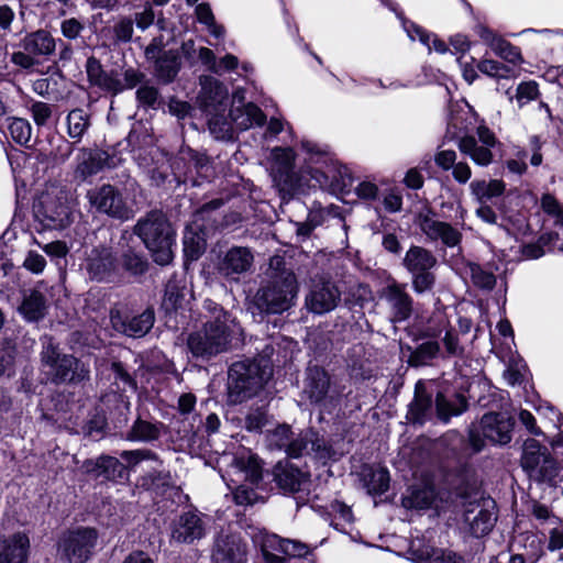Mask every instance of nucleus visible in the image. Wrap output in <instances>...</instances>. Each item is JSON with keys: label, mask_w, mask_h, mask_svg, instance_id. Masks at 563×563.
Instances as JSON below:
<instances>
[{"label": "nucleus", "mask_w": 563, "mask_h": 563, "mask_svg": "<svg viewBox=\"0 0 563 563\" xmlns=\"http://www.w3.org/2000/svg\"><path fill=\"white\" fill-rule=\"evenodd\" d=\"M266 275L268 280L255 294L254 305L261 312L283 313L295 305L298 294L296 275L280 255L271 257Z\"/></svg>", "instance_id": "obj_1"}, {"label": "nucleus", "mask_w": 563, "mask_h": 563, "mask_svg": "<svg viewBox=\"0 0 563 563\" xmlns=\"http://www.w3.org/2000/svg\"><path fill=\"white\" fill-rule=\"evenodd\" d=\"M301 150L306 154L305 162L317 165L308 170L307 190L317 187L333 192L351 190L353 179L347 167L334 162L323 147L312 141L302 140Z\"/></svg>", "instance_id": "obj_2"}, {"label": "nucleus", "mask_w": 563, "mask_h": 563, "mask_svg": "<svg viewBox=\"0 0 563 563\" xmlns=\"http://www.w3.org/2000/svg\"><path fill=\"white\" fill-rule=\"evenodd\" d=\"M271 448L285 450L291 457L310 456L325 464L332 456V449L327 441L311 429L300 432L292 438L289 426L282 424L267 435Z\"/></svg>", "instance_id": "obj_3"}, {"label": "nucleus", "mask_w": 563, "mask_h": 563, "mask_svg": "<svg viewBox=\"0 0 563 563\" xmlns=\"http://www.w3.org/2000/svg\"><path fill=\"white\" fill-rule=\"evenodd\" d=\"M134 232L152 253L155 263L167 265L172 262L175 233L163 212L147 213L137 221Z\"/></svg>", "instance_id": "obj_4"}, {"label": "nucleus", "mask_w": 563, "mask_h": 563, "mask_svg": "<svg viewBox=\"0 0 563 563\" xmlns=\"http://www.w3.org/2000/svg\"><path fill=\"white\" fill-rule=\"evenodd\" d=\"M272 376V368L257 361L245 360L233 363L228 372V399L242 404L256 396Z\"/></svg>", "instance_id": "obj_5"}, {"label": "nucleus", "mask_w": 563, "mask_h": 563, "mask_svg": "<svg viewBox=\"0 0 563 563\" xmlns=\"http://www.w3.org/2000/svg\"><path fill=\"white\" fill-rule=\"evenodd\" d=\"M296 153L291 147L275 146L269 154V174L274 186L283 195V198L307 192V179L310 166L300 174L295 172Z\"/></svg>", "instance_id": "obj_6"}, {"label": "nucleus", "mask_w": 563, "mask_h": 563, "mask_svg": "<svg viewBox=\"0 0 563 563\" xmlns=\"http://www.w3.org/2000/svg\"><path fill=\"white\" fill-rule=\"evenodd\" d=\"M241 333L238 324L205 323L201 330L192 332L187 339V346L197 358L208 361L220 353L227 352L233 338Z\"/></svg>", "instance_id": "obj_7"}, {"label": "nucleus", "mask_w": 563, "mask_h": 563, "mask_svg": "<svg viewBox=\"0 0 563 563\" xmlns=\"http://www.w3.org/2000/svg\"><path fill=\"white\" fill-rule=\"evenodd\" d=\"M463 508V518L474 537L488 534L496 521V503L489 497L478 496L473 488L461 489L456 493Z\"/></svg>", "instance_id": "obj_8"}, {"label": "nucleus", "mask_w": 563, "mask_h": 563, "mask_svg": "<svg viewBox=\"0 0 563 563\" xmlns=\"http://www.w3.org/2000/svg\"><path fill=\"white\" fill-rule=\"evenodd\" d=\"M515 420L505 412L485 413L478 426H472L468 431V446L473 453L481 452L485 440L494 444L505 445L512 439Z\"/></svg>", "instance_id": "obj_9"}, {"label": "nucleus", "mask_w": 563, "mask_h": 563, "mask_svg": "<svg viewBox=\"0 0 563 563\" xmlns=\"http://www.w3.org/2000/svg\"><path fill=\"white\" fill-rule=\"evenodd\" d=\"M229 475H235L239 478H231V483L238 484L241 478L249 484H240L233 488V498L238 505L251 506L257 501V494L252 485L262 479V466L260 460L250 453L243 452L232 459Z\"/></svg>", "instance_id": "obj_10"}, {"label": "nucleus", "mask_w": 563, "mask_h": 563, "mask_svg": "<svg viewBox=\"0 0 563 563\" xmlns=\"http://www.w3.org/2000/svg\"><path fill=\"white\" fill-rule=\"evenodd\" d=\"M459 222L454 225L439 220L431 210L421 211L416 216L415 223L421 233L430 242H440L446 247L453 249L462 242V230L465 227L466 210L459 207Z\"/></svg>", "instance_id": "obj_11"}, {"label": "nucleus", "mask_w": 563, "mask_h": 563, "mask_svg": "<svg viewBox=\"0 0 563 563\" xmlns=\"http://www.w3.org/2000/svg\"><path fill=\"white\" fill-rule=\"evenodd\" d=\"M34 208L36 218L46 229L62 230L74 220L66 194L57 188L43 192Z\"/></svg>", "instance_id": "obj_12"}, {"label": "nucleus", "mask_w": 563, "mask_h": 563, "mask_svg": "<svg viewBox=\"0 0 563 563\" xmlns=\"http://www.w3.org/2000/svg\"><path fill=\"white\" fill-rule=\"evenodd\" d=\"M303 395L321 410L331 412L341 404L342 391L330 383L328 373L319 366L307 368Z\"/></svg>", "instance_id": "obj_13"}, {"label": "nucleus", "mask_w": 563, "mask_h": 563, "mask_svg": "<svg viewBox=\"0 0 563 563\" xmlns=\"http://www.w3.org/2000/svg\"><path fill=\"white\" fill-rule=\"evenodd\" d=\"M98 539L92 528H77L63 533L58 541L60 563H85L92 554Z\"/></svg>", "instance_id": "obj_14"}, {"label": "nucleus", "mask_w": 563, "mask_h": 563, "mask_svg": "<svg viewBox=\"0 0 563 563\" xmlns=\"http://www.w3.org/2000/svg\"><path fill=\"white\" fill-rule=\"evenodd\" d=\"M43 363L51 368L55 383L80 382L88 377L89 371L71 355H60L49 342L42 352Z\"/></svg>", "instance_id": "obj_15"}, {"label": "nucleus", "mask_w": 563, "mask_h": 563, "mask_svg": "<svg viewBox=\"0 0 563 563\" xmlns=\"http://www.w3.org/2000/svg\"><path fill=\"white\" fill-rule=\"evenodd\" d=\"M260 548L265 563H290L291 559L302 558L309 552L305 543L269 533L261 536Z\"/></svg>", "instance_id": "obj_16"}, {"label": "nucleus", "mask_w": 563, "mask_h": 563, "mask_svg": "<svg viewBox=\"0 0 563 563\" xmlns=\"http://www.w3.org/2000/svg\"><path fill=\"white\" fill-rule=\"evenodd\" d=\"M87 198L91 208L99 213L122 221L128 220L131 216L121 191L112 185L104 184L90 189L87 192Z\"/></svg>", "instance_id": "obj_17"}, {"label": "nucleus", "mask_w": 563, "mask_h": 563, "mask_svg": "<svg viewBox=\"0 0 563 563\" xmlns=\"http://www.w3.org/2000/svg\"><path fill=\"white\" fill-rule=\"evenodd\" d=\"M521 465L530 477L538 481H548L554 476L555 461L548 449L534 439H527L523 443Z\"/></svg>", "instance_id": "obj_18"}, {"label": "nucleus", "mask_w": 563, "mask_h": 563, "mask_svg": "<svg viewBox=\"0 0 563 563\" xmlns=\"http://www.w3.org/2000/svg\"><path fill=\"white\" fill-rule=\"evenodd\" d=\"M110 322L119 333L131 338H142L153 328L155 313L152 308H146L137 314H130L124 308H113L110 311Z\"/></svg>", "instance_id": "obj_19"}, {"label": "nucleus", "mask_w": 563, "mask_h": 563, "mask_svg": "<svg viewBox=\"0 0 563 563\" xmlns=\"http://www.w3.org/2000/svg\"><path fill=\"white\" fill-rule=\"evenodd\" d=\"M207 533L203 516L197 510H188L175 518L170 525V538L177 543L191 544Z\"/></svg>", "instance_id": "obj_20"}, {"label": "nucleus", "mask_w": 563, "mask_h": 563, "mask_svg": "<svg viewBox=\"0 0 563 563\" xmlns=\"http://www.w3.org/2000/svg\"><path fill=\"white\" fill-rule=\"evenodd\" d=\"M341 299L338 287L329 280L313 283L309 294L306 296V307L316 314H323L332 311Z\"/></svg>", "instance_id": "obj_21"}, {"label": "nucleus", "mask_w": 563, "mask_h": 563, "mask_svg": "<svg viewBox=\"0 0 563 563\" xmlns=\"http://www.w3.org/2000/svg\"><path fill=\"white\" fill-rule=\"evenodd\" d=\"M254 256L250 249L233 246L229 249L218 263V272L228 279L236 280L241 274L250 271Z\"/></svg>", "instance_id": "obj_22"}, {"label": "nucleus", "mask_w": 563, "mask_h": 563, "mask_svg": "<svg viewBox=\"0 0 563 563\" xmlns=\"http://www.w3.org/2000/svg\"><path fill=\"white\" fill-rule=\"evenodd\" d=\"M213 563H246V548L239 534L220 533L212 551Z\"/></svg>", "instance_id": "obj_23"}, {"label": "nucleus", "mask_w": 563, "mask_h": 563, "mask_svg": "<svg viewBox=\"0 0 563 563\" xmlns=\"http://www.w3.org/2000/svg\"><path fill=\"white\" fill-rule=\"evenodd\" d=\"M384 5L394 11L397 18L401 21L404 31L407 33L411 41L419 40L421 44L427 46L428 52L432 49L437 53L444 54L448 51L446 44L440 40L435 34L428 33L421 26L407 20L402 12L398 10V5L393 0H380Z\"/></svg>", "instance_id": "obj_24"}, {"label": "nucleus", "mask_w": 563, "mask_h": 563, "mask_svg": "<svg viewBox=\"0 0 563 563\" xmlns=\"http://www.w3.org/2000/svg\"><path fill=\"white\" fill-rule=\"evenodd\" d=\"M85 269L91 279L106 280L115 269L112 252L104 245L86 251Z\"/></svg>", "instance_id": "obj_25"}, {"label": "nucleus", "mask_w": 563, "mask_h": 563, "mask_svg": "<svg viewBox=\"0 0 563 563\" xmlns=\"http://www.w3.org/2000/svg\"><path fill=\"white\" fill-rule=\"evenodd\" d=\"M113 167L109 154L101 150H91L82 147L76 156L75 176L80 180L97 175L103 168Z\"/></svg>", "instance_id": "obj_26"}, {"label": "nucleus", "mask_w": 563, "mask_h": 563, "mask_svg": "<svg viewBox=\"0 0 563 563\" xmlns=\"http://www.w3.org/2000/svg\"><path fill=\"white\" fill-rule=\"evenodd\" d=\"M200 85L199 102L202 111L227 110L228 90L219 80L202 76Z\"/></svg>", "instance_id": "obj_27"}, {"label": "nucleus", "mask_w": 563, "mask_h": 563, "mask_svg": "<svg viewBox=\"0 0 563 563\" xmlns=\"http://www.w3.org/2000/svg\"><path fill=\"white\" fill-rule=\"evenodd\" d=\"M81 470L84 473L90 474L96 478L101 477L109 481L121 479L126 476L125 466L117 457L110 455L87 460L84 462Z\"/></svg>", "instance_id": "obj_28"}, {"label": "nucleus", "mask_w": 563, "mask_h": 563, "mask_svg": "<svg viewBox=\"0 0 563 563\" xmlns=\"http://www.w3.org/2000/svg\"><path fill=\"white\" fill-rule=\"evenodd\" d=\"M274 479L278 487L286 493L302 490L308 484L307 473L288 461H280L275 465Z\"/></svg>", "instance_id": "obj_29"}, {"label": "nucleus", "mask_w": 563, "mask_h": 563, "mask_svg": "<svg viewBox=\"0 0 563 563\" xmlns=\"http://www.w3.org/2000/svg\"><path fill=\"white\" fill-rule=\"evenodd\" d=\"M405 288V285L394 283L384 289V298L390 308L394 322L407 320L412 312V299Z\"/></svg>", "instance_id": "obj_30"}, {"label": "nucleus", "mask_w": 563, "mask_h": 563, "mask_svg": "<svg viewBox=\"0 0 563 563\" xmlns=\"http://www.w3.org/2000/svg\"><path fill=\"white\" fill-rule=\"evenodd\" d=\"M29 548L30 540L24 533L0 536V563H26Z\"/></svg>", "instance_id": "obj_31"}, {"label": "nucleus", "mask_w": 563, "mask_h": 563, "mask_svg": "<svg viewBox=\"0 0 563 563\" xmlns=\"http://www.w3.org/2000/svg\"><path fill=\"white\" fill-rule=\"evenodd\" d=\"M230 118L233 128L235 126L240 131H245L255 125H263L266 121V115L263 111L252 102L233 107L230 110Z\"/></svg>", "instance_id": "obj_32"}, {"label": "nucleus", "mask_w": 563, "mask_h": 563, "mask_svg": "<svg viewBox=\"0 0 563 563\" xmlns=\"http://www.w3.org/2000/svg\"><path fill=\"white\" fill-rule=\"evenodd\" d=\"M22 46L29 54L47 57L56 49V41L53 35L45 30H37L29 33L22 40Z\"/></svg>", "instance_id": "obj_33"}, {"label": "nucleus", "mask_w": 563, "mask_h": 563, "mask_svg": "<svg viewBox=\"0 0 563 563\" xmlns=\"http://www.w3.org/2000/svg\"><path fill=\"white\" fill-rule=\"evenodd\" d=\"M46 308L45 295L38 287L23 292L19 311L25 320L37 321L42 319L45 316Z\"/></svg>", "instance_id": "obj_34"}, {"label": "nucleus", "mask_w": 563, "mask_h": 563, "mask_svg": "<svg viewBox=\"0 0 563 563\" xmlns=\"http://www.w3.org/2000/svg\"><path fill=\"white\" fill-rule=\"evenodd\" d=\"M423 383L416 384L415 399L409 406L407 419L413 423L422 424L432 417L433 406L430 395L422 391Z\"/></svg>", "instance_id": "obj_35"}, {"label": "nucleus", "mask_w": 563, "mask_h": 563, "mask_svg": "<svg viewBox=\"0 0 563 563\" xmlns=\"http://www.w3.org/2000/svg\"><path fill=\"white\" fill-rule=\"evenodd\" d=\"M404 266L412 274L418 272L431 271L437 265V258L431 251L412 245L404 257Z\"/></svg>", "instance_id": "obj_36"}, {"label": "nucleus", "mask_w": 563, "mask_h": 563, "mask_svg": "<svg viewBox=\"0 0 563 563\" xmlns=\"http://www.w3.org/2000/svg\"><path fill=\"white\" fill-rule=\"evenodd\" d=\"M227 110L203 111L207 117L210 133L217 140H231L233 139V124L230 113L225 114Z\"/></svg>", "instance_id": "obj_37"}, {"label": "nucleus", "mask_w": 563, "mask_h": 563, "mask_svg": "<svg viewBox=\"0 0 563 563\" xmlns=\"http://www.w3.org/2000/svg\"><path fill=\"white\" fill-rule=\"evenodd\" d=\"M459 148L462 153L468 155L477 165L487 166L493 162L490 147L479 145L474 136L461 137Z\"/></svg>", "instance_id": "obj_38"}, {"label": "nucleus", "mask_w": 563, "mask_h": 563, "mask_svg": "<svg viewBox=\"0 0 563 563\" xmlns=\"http://www.w3.org/2000/svg\"><path fill=\"white\" fill-rule=\"evenodd\" d=\"M471 194L477 202H486L493 198L499 197L505 192L506 185L500 179L473 180L470 184Z\"/></svg>", "instance_id": "obj_39"}, {"label": "nucleus", "mask_w": 563, "mask_h": 563, "mask_svg": "<svg viewBox=\"0 0 563 563\" xmlns=\"http://www.w3.org/2000/svg\"><path fill=\"white\" fill-rule=\"evenodd\" d=\"M435 500L434 489L431 487H411L402 497V506L408 509H427Z\"/></svg>", "instance_id": "obj_40"}, {"label": "nucleus", "mask_w": 563, "mask_h": 563, "mask_svg": "<svg viewBox=\"0 0 563 563\" xmlns=\"http://www.w3.org/2000/svg\"><path fill=\"white\" fill-rule=\"evenodd\" d=\"M474 286L484 290H492L496 285V277L490 268L481 266L477 263L468 262L464 267Z\"/></svg>", "instance_id": "obj_41"}, {"label": "nucleus", "mask_w": 563, "mask_h": 563, "mask_svg": "<svg viewBox=\"0 0 563 563\" xmlns=\"http://www.w3.org/2000/svg\"><path fill=\"white\" fill-rule=\"evenodd\" d=\"M467 402L464 397L455 396L453 400H449L442 394H438L435 398V410L438 417L448 422L452 416H459L466 410Z\"/></svg>", "instance_id": "obj_42"}, {"label": "nucleus", "mask_w": 563, "mask_h": 563, "mask_svg": "<svg viewBox=\"0 0 563 563\" xmlns=\"http://www.w3.org/2000/svg\"><path fill=\"white\" fill-rule=\"evenodd\" d=\"M556 241H559V233L545 232L538 239L537 243L525 245L522 254L530 260L540 258L545 252L558 251Z\"/></svg>", "instance_id": "obj_43"}, {"label": "nucleus", "mask_w": 563, "mask_h": 563, "mask_svg": "<svg viewBox=\"0 0 563 563\" xmlns=\"http://www.w3.org/2000/svg\"><path fill=\"white\" fill-rule=\"evenodd\" d=\"M66 123L67 134L75 142H80L90 126L89 115L82 109L71 110L66 118Z\"/></svg>", "instance_id": "obj_44"}, {"label": "nucleus", "mask_w": 563, "mask_h": 563, "mask_svg": "<svg viewBox=\"0 0 563 563\" xmlns=\"http://www.w3.org/2000/svg\"><path fill=\"white\" fill-rule=\"evenodd\" d=\"M179 70V59L172 51L164 52L155 63V71L159 79L165 82L172 81Z\"/></svg>", "instance_id": "obj_45"}, {"label": "nucleus", "mask_w": 563, "mask_h": 563, "mask_svg": "<svg viewBox=\"0 0 563 563\" xmlns=\"http://www.w3.org/2000/svg\"><path fill=\"white\" fill-rule=\"evenodd\" d=\"M161 423H152L142 419H137L130 432L128 433V440L150 442L158 439L161 434Z\"/></svg>", "instance_id": "obj_46"}, {"label": "nucleus", "mask_w": 563, "mask_h": 563, "mask_svg": "<svg viewBox=\"0 0 563 563\" xmlns=\"http://www.w3.org/2000/svg\"><path fill=\"white\" fill-rule=\"evenodd\" d=\"M389 472L386 468H373L364 475L365 486L369 495L384 494L389 487Z\"/></svg>", "instance_id": "obj_47"}, {"label": "nucleus", "mask_w": 563, "mask_h": 563, "mask_svg": "<svg viewBox=\"0 0 563 563\" xmlns=\"http://www.w3.org/2000/svg\"><path fill=\"white\" fill-rule=\"evenodd\" d=\"M514 547L525 549L529 563H537L543 554L542 540L533 533L519 534L514 541Z\"/></svg>", "instance_id": "obj_48"}, {"label": "nucleus", "mask_w": 563, "mask_h": 563, "mask_svg": "<svg viewBox=\"0 0 563 563\" xmlns=\"http://www.w3.org/2000/svg\"><path fill=\"white\" fill-rule=\"evenodd\" d=\"M8 130L12 140L20 144L27 146L32 139V125L23 118H10Z\"/></svg>", "instance_id": "obj_49"}, {"label": "nucleus", "mask_w": 563, "mask_h": 563, "mask_svg": "<svg viewBox=\"0 0 563 563\" xmlns=\"http://www.w3.org/2000/svg\"><path fill=\"white\" fill-rule=\"evenodd\" d=\"M206 249V240L203 235L187 229L184 234V253L190 261H196Z\"/></svg>", "instance_id": "obj_50"}, {"label": "nucleus", "mask_w": 563, "mask_h": 563, "mask_svg": "<svg viewBox=\"0 0 563 563\" xmlns=\"http://www.w3.org/2000/svg\"><path fill=\"white\" fill-rule=\"evenodd\" d=\"M440 352V345L435 341L421 343L410 355L409 364L412 366L427 365Z\"/></svg>", "instance_id": "obj_51"}, {"label": "nucleus", "mask_w": 563, "mask_h": 563, "mask_svg": "<svg viewBox=\"0 0 563 563\" xmlns=\"http://www.w3.org/2000/svg\"><path fill=\"white\" fill-rule=\"evenodd\" d=\"M184 299V288H181L175 280H169L166 284L165 295L163 298L162 307L166 312L177 311L181 307Z\"/></svg>", "instance_id": "obj_52"}, {"label": "nucleus", "mask_w": 563, "mask_h": 563, "mask_svg": "<svg viewBox=\"0 0 563 563\" xmlns=\"http://www.w3.org/2000/svg\"><path fill=\"white\" fill-rule=\"evenodd\" d=\"M196 15L199 23L205 24L211 35L219 38L223 36L224 29L222 25L217 24L214 15L208 3H200L196 7Z\"/></svg>", "instance_id": "obj_53"}, {"label": "nucleus", "mask_w": 563, "mask_h": 563, "mask_svg": "<svg viewBox=\"0 0 563 563\" xmlns=\"http://www.w3.org/2000/svg\"><path fill=\"white\" fill-rule=\"evenodd\" d=\"M540 96L538 84L533 80L522 81L516 89V101L519 108H523L527 103L538 99Z\"/></svg>", "instance_id": "obj_54"}, {"label": "nucleus", "mask_w": 563, "mask_h": 563, "mask_svg": "<svg viewBox=\"0 0 563 563\" xmlns=\"http://www.w3.org/2000/svg\"><path fill=\"white\" fill-rule=\"evenodd\" d=\"M123 267L133 275H141L147 268V262L142 254L128 250L122 255Z\"/></svg>", "instance_id": "obj_55"}, {"label": "nucleus", "mask_w": 563, "mask_h": 563, "mask_svg": "<svg viewBox=\"0 0 563 563\" xmlns=\"http://www.w3.org/2000/svg\"><path fill=\"white\" fill-rule=\"evenodd\" d=\"M492 49L505 60L517 64L521 60L520 51L506 40L499 37L493 43Z\"/></svg>", "instance_id": "obj_56"}, {"label": "nucleus", "mask_w": 563, "mask_h": 563, "mask_svg": "<svg viewBox=\"0 0 563 563\" xmlns=\"http://www.w3.org/2000/svg\"><path fill=\"white\" fill-rule=\"evenodd\" d=\"M144 484H147L152 489L162 490L165 493L166 489H173L174 484L172 475L167 471H155L144 477Z\"/></svg>", "instance_id": "obj_57"}, {"label": "nucleus", "mask_w": 563, "mask_h": 563, "mask_svg": "<svg viewBox=\"0 0 563 563\" xmlns=\"http://www.w3.org/2000/svg\"><path fill=\"white\" fill-rule=\"evenodd\" d=\"M530 511L539 525L555 526L560 523V519L553 514V511L548 506L539 501L534 500L531 503Z\"/></svg>", "instance_id": "obj_58"}, {"label": "nucleus", "mask_w": 563, "mask_h": 563, "mask_svg": "<svg viewBox=\"0 0 563 563\" xmlns=\"http://www.w3.org/2000/svg\"><path fill=\"white\" fill-rule=\"evenodd\" d=\"M422 563H464V560L452 551L432 549L431 552L426 553Z\"/></svg>", "instance_id": "obj_59"}, {"label": "nucleus", "mask_w": 563, "mask_h": 563, "mask_svg": "<svg viewBox=\"0 0 563 563\" xmlns=\"http://www.w3.org/2000/svg\"><path fill=\"white\" fill-rule=\"evenodd\" d=\"M205 309L210 313L211 320L206 323H227L236 324L235 319L228 312L224 311L217 302L211 299H207L203 302Z\"/></svg>", "instance_id": "obj_60"}, {"label": "nucleus", "mask_w": 563, "mask_h": 563, "mask_svg": "<svg viewBox=\"0 0 563 563\" xmlns=\"http://www.w3.org/2000/svg\"><path fill=\"white\" fill-rule=\"evenodd\" d=\"M120 456L123 461L126 462L129 467H134L141 461H145V460H152L155 463L161 464V462L157 460L156 454L154 452H152L151 450H146V449L122 451L120 453Z\"/></svg>", "instance_id": "obj_61"}, {"label": "nucleus", "mask_w": 563, "mask_h": 563, "mask_svg": "<svg viewBox=\"0 0 563 563\" xmlns=\"http://www.w3.org/2000/svg\"><path fill=\"white\" fill-rule=\"evenodd\" d=\"M412 288L417 294L429 291L433 288L435 276L431 271L412 273Z\"/></svg>", "instance_id": "obj_62"}, {"label": "nucleus", "mask_w": 563, "mask_h": 563, "mask_svg": "<svg viewBox=\"0 0 563 563\" xmlns=\"http://www.w3.org/2000/svg\"><path fill=\"white\" fill-rule=\"evenodd\" d=\"M30 110L37 126L45 125L53 114L52 106L42 101L33 102Z\"/></svg>", "instance_id": "obj_63"}, {"label": "nucleus", "mask_w": 563, "mask_h": 563, "mask_svg": "<svg viewBox=\"0 0 563 563\" xmlns=\"http://www.w3.org/2000/svg\"><path fill=\"white\" fill-rule=\"evenodd\" d=\"M266 422V411L263 408H257L246 416L245 428L251 432H261Z\"/></svg>", "instance_id": "obj_64"}]
</instances>
